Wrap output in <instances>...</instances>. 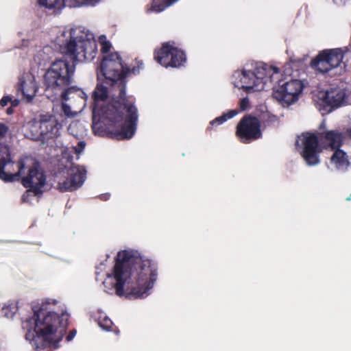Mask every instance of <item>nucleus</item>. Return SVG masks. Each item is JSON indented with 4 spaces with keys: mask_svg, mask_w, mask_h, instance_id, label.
Returning <instances> with one entry per match:
<instances>
[{
    "mask_svg": "<svg viewBox=\"0 0 351 351\" xmlns=\"http://www.w3.org/2000/svg\"><path fill=\"white\" fill-rule=\"evenodd\" d=\"M157 279V269L149 259L132 250L119 252L112 270L104 281L106 291H114L120 297L143 298Z\"/></svg>",
    "mask_w": 351,
    "mask_h": 351,
    "instance_id": "nucleus-1",
    "label": "nucleus"
},
{
    "mask_svg": "<svg viewBox=\"0 0 351 351\" xmlns=\"http://www.w3.org/2000/svg\"><path fill=\"white\" fill-rule=\"evenodd\" d=\"M124 86L119 89L120 100L114 98L103 108L108 96V90L104 84H98L93 93V130L95 134L104 136L111 133L117 139L132 138L136 130L137 110L125 97Z\"/></svg>",
    "mask_w": 351,
    "mask_h": 351,
    "instance_id": "nucleus-2",
    "label": "nucleus"
},
{
    "mask_svg": "<svg viewBox=\"0 0 351 351\" xmlns=\"http://www.w3.org/2000/svg\"><path fill=\"white\" fill-rule=\"evenodd\" d=\"M69 317L65 306L57 300L43 301L34 316L22 324L26 340L36 348L41 343L58 348L65 335Z\"/></svg>",
    "mask_w": 351,
    "mask_h": 351,
    "instance_id": "nucleus-3",
    "label": "nucleus"
},
{
    "mask_svg": "<svg viewBox=\"0 0 351 351\" xmlns=\"http://www.w3.org/2000/svg\"><path fill=\"white\" fill-rule=\"evenodd\" d=\"M56 42L61 53L78 61L92 60L97 51L93 34L80 27L65 28Z\"/></svg>",
    "mask_w": 351,
    "mask_h": 351,
    "instance_id": "nucleus-4",
    "label": "nucleus"
},
{
    "mask_svg": "<svg viewBox=\"0 0 351 351\" xmlns=\"http://www.w3.org/2000/svg\"><path fill=\"white\" fill-rule=\"evenodd\" d=\"M280 75L278 67L257 62L252 69L245 67L234 71L232 80L234 86L250 94L265 90L269 84L278 80Z\"/></svg>",
    "mask_w": 351,
    "mask_h": 351,
    "instance_id": "nucleus-5",
    "label": "nucleus"
},
{
    "mask_svg": "<svg viewBox=\"0 0 351 351\" xmlns=\"http://www.w3.org/2000/svg\"><path fill=\"white\" fill-rule=\"evenodd\" d=\"M75 72V65L65 60H56L47 71L45 82L47 86L46 92L49 96V92L56 95L60 94L66 98L69 94L83 95V90L75 86H69Z\"/></svg>",
    "mask_w": 351,
    "mask_h": 351,
    "instance_id": "nucleus-6",
    "label": "nucleus"
},
{
    "mask_svg": "<svg viewBox=\"0 0 351 351\" xmlns=\"http://www.w3.org/2000/svg\"><path fill=\"white\" fill-rule=\"evenodd\" d=\"M1 176L11 182L21 180L25 188L33 189L36 193H43L46 184V176L38 163L32 157H23L14 164V171L9 177L1 173Z\"/></svg>",
    "mask_w": 351,
    "mask_h": 351,
    "instance_id": "nucleus-7",
    "label": "nucleus"
},
{
    "mask_svg": "<svg viewBox=\"0 0 351 351\" xmlns=\"http://www.w3.org/2000/svg\"><path fill=\"white\" fill-rule=\"evenodd\" d=\"M86 143L79 141L77 146L66 147L62 150L64 158L68 160L67 164L62 171H60L58 178V189L61 191H74L82 186L86 179V171L84 167L74 165L70 161L73 153L78 158V156L83 152Z\"/></svg>",
    "mask_w": 351,
    "mask_h": 351,
    "instance_id": "nucleus-8",
    "label": "nucleus"
},
{
    "mask_svg": "<svg viewBox=\"0 0 351 351\" xmlns=\"http://www.w3.org/2000/svg\"><path fill=\"white\" fill-rule=\"evenodd\" d=\"M100 71L105 77L106 83L111 85L118 83L128 73L136 74L138 70L133 68L132 71L125 67L119 55L115 52L105 56L101 63Z\"/></svg>",
    "mask_w": 351,
    "mask_h": 351,
    "instance_id": "nucleus-9",
    "label": "nucleus"
},
{
    "mask_svg": "<svg viewBox=\"0 0 351 351\" xmlns=\"http://www.w3.org/2000/svg\"><path fill=\"white\" fill-rule=\"evenodd\" d=\"M304 87L303 82L298 79L280 81L274 88L273 96L283 107H288L298 101Z\"/></svg>",
    "mask_w": 351,
    "mask_h": 351,
    "instance_id": "nucleus-10",
    "label": "nucleus"
},
{
    "mask_svg": "<svg viewBox=\"0 0 351 351\" xmlns=\"http://www.w3.org/2000/svg\"><path fill=\"white\" fill-rule=\"evenodd\" d=\"M297 150L300 152L308 165H317L319 162L318 140L315 134L303 133L298 136L295 142Z\"/></svg>",
    "mask_w": 351,
    "mask_h": 351,
    "instance_id": "nucleus-11",
    "label": "nucleus"
},
{
    "mask_svg": "<svg viewBox=\"0 0 351 351\" xmlns=\"http://www.w3.org/2000/svg\"><path fill=\"white\" fill-rule=\"evenodd\" d=\"M348 51L347 47L324 50L312 61V66L322 73L328 72L341 64Z\"/></svg>",
    "mask_w": 351,
    "mask_h": 351,
    "instance_id": "nucleus-12",
    "label": "nucleus"
},
{
    "mask_svg": "<svg viewBox=\"0 0 351 351\" xmlns=\"http://www.w3.org/2000/svg\"><path fill=\"white\" fill-rule=\"evenodd\" d=\"M155 60L164 67H180L184 64L186 58L184 51L173 45L163 44L155 51Z\"/></svg>",
    "mask_w": 351,
    "mask_h": 351,
    "instance_id": "nucleus-13",
    "label": "nucleus"
},
{
    "mask_svg": "<svg viewBox=\"0 0 351 351\" xmlns=\"http://www.w3.org/2000/svg\"><path fill=\"white\" fill-rule=\"evenodd\" d=\"M344 98V92L341 89L335 88L327 91H319L317 95L316 102L319 111L324 115L341 106Z\"/></svg>",
    "mask_w": 351,
    "mask_h": 351,
    "instance_id": "nucleus-14",
    "label": "nucleus"
},
{
    "mask_svg": "<svg viewBox=\"0 0 351 351\" xmlns=\"http://www.w3.org/2000/svg\"><path fill=\"white\" fill-rule=\"evenodd\" d=\"M260 121L251 116L244 117L237 127V135L243 143H247L261 136Z\"/></svg>",
    "mask_w": 351,
    "mask_h": 351,
    "instance_id": "nucleus-15",
    "label": "nucleus"
},
{
    "mask_svg": "<svg viewBox=\"0 0 351 351\" xmlns=\"http://www.w3.org/2000/svg\"><path fill=\"white\" fill-rule=\"evenodd\" d=\"M58 95L62 99V116L73 118L82 111L85 106V101L87 99V96L84 91L82 95L69 94L66 98H64L60 94Z\"/></svg>",
    "mask_w": 351,
    "mask_h": 351,
    "instance_id": "nucleus-16",
    "label": "nucleus"
},
{
    "mask_svg": "<svg viewBox=\"0 0 351 351\" xmlns=\"http://www.w3.org/2000/svg\"><path fill=\"white\" fill-rule=\"evenodd\" d=\"M19 86L24 99L31 102L38 89L35 76L31 73H23L19 79Z\"/></svg>",
    "mask_w": 351,
    "mask_h": 351,
    "instance_id": "nucleus-17",
    "label": "nucleus"
},
{
    "mask_svg": "<svg viewBox=\"0 0 351 351\" xmlns=\"http://www.w3.org/2000/svg\"><path fill=\"white\" fill-rule=\"evenodd\" d=\"M40 121L44 136L53 138L60 135L62 125L53 115L48 113L40 114Z\"/></svg>",
    "mask_w": 351,
    "mask_h": 351,
    "instance_id": "nucleus-18",
    "label": "nucleus"
},
{
    "mask_svg": "<svg viewBox=\"0 0 351 351\" xmlns=\"http://www.w3.org/2000/svg\"><path fill=\"white\" fill-rule=\"evenodd\" d=\"M12 171H14V163L11 159L10 149L7 145L0 144V179L6 182H11L10 180L4 179L1 173L9 177Z\"/></svg>",
    "mask_w": 351,
    "mask_h": 351,
    "instance_id": "nucleus-19",
    "label": "nucleus"
},
{
    "mask_svg": "<svg viewBox=\"0 0 351 351\" xmlns=\"http://www.w3.org/2000/svg\"><path fill=\"white\" fill-rule=\"evenodd\" d=\"M322 137L324 139V143L332 149L339 148L342 143L343 136L341 133L330 130L321 133Z\"/></svg>",
    "mask_w": 351,
    "mask_h": 351,
    "instance_id": "nucleus-20",
    "label": "nucleus"
},
{
    "mask_svg": "<svg viewBox=\"0 0 351 351\" xmlns=\"http://www.w3.org/2000/svg\"><path fill=\"white\" fill-rule=\"evenodd\" d=\"M331 164L341 171L346 170L350 166V162L346 152L341 149H337L331 157Z\"/></svg>",
    "mask_w": 351,
    "mask_h": 351,
    "instance_id": "nucleus-21",
    "label": "nucleus"
},
{
    "mask_svg": "<svg viewBox=\"0 0 351 351\" xmlns=\"http://www.w3.org/2000/svg\"><path fill=\"white\" fill-rule=\"evenodd\" d=\"M26 130L29 132L28 134L29 137L32 138H38L40 136H44L40 117L38 120L33 119L29 121L26 125Z\"/></svg>",
    "mask_w": 351,
    "mask_h": 351,
    "instance_id": "nucleus-22",
    "label": "nucleus"
},
{
    "mask_svg": "<svg viewBox=\"0 0 351 351\" xmlns=\"http://www.w3.org/2000/svg\"><path fill=\"white\" fill-rule=\"evenodd\" d=\"M19 309V302L9 301L3 307L2 311L4 317L12 318Z\"/></svg>",
    "mask_w": 351,
    "mask_h": 351,
    "instance_id": "nucleus-23",
    "label": "nucleus"
},
{
    "mask_svg": "<svg viewBox=\"0 0 351 351\" xmlns=\"http://www.w3.org/2000/svg\"><path fill=\"white\" fill-rule=\"evenodd\" d=\"M66 0H38L40 5L49 9L61 10L65 6Z\"/></svg>",
    "mask_w": 351,
    "mask_h": 351,
    "instance_id": "nucleus-24",
    "label": "nucleus"
},
{
    "mask_svg": "<svg viewBox=\"0 0 351 351\" xmlns=\"http://www.w3.org/2000/svg\"><path fill=\"white\" fill-rule=\"evenodd\" d=\"M68 130L70 134L77 137L82 136L85 133L84 125L78 121H73L70 123Z\"/></svg>",
    "mask_w": 351,
    "mask_h": 351,
    "instance_id": "nucleus-25",
    "label": "nucleus"
},
{
    "mask_svg": "<svg viewBox=\"0 0 351 351\" xmlns=\"http://www.w3.org/2000/svg\"><path fill=\"white\" fill-rule=\"evenodd\" d=\"M238 114H239V111L237 110H230L228 112L224 113L223 115H221L219 117H217L215 119H213V121H211L210 124L212 125L214 124L221 125L223 123H224L225 121H228V119L234 117Z\"/></svg>",
    "mask_w": 351,
    "mask_h": 351,
    "instance_id": "nucleus-26",
    "label": "nucleus"
},
{
    "mask_svg": "<svg viewBox=\"0 0 351 351\" xmlns=\"http://www.w3.org/2000/svg\"><path fill=\"white\" fill-rule=\"evenodd\" d=\"M98 322L99 326L104 330L106 331H109L111 330L113 323L106 316L102 317L101 315L98 318Z\"/></svg>",
    "mask_w": 351,
    "mask_h": 351,
    "instance_id": "nucleus-27",
    "label": "nucleus"
},
{
    "mask_svg": "<svg viewBox=\"0 0 351 351\" xmlns=\"http://www.w3.org/2000/svg\"><path fill=\"white\" fill-rule=\"evenodd\" d=\"M100 0H70L71 5L73 7H80L83 5H93Z\"/></svg>",
    "mask_w": 351,
    "mask_h": 351,
    "instance_id": "nucleus-28",
    "label": "nucleus"
},
{
    "mask_svg": "<svg viewBox=\"0 0 351 351\" xmlns=\"http://www.w3.org/2000/svg\"><path fill=\"white\" fill-rule=\"evenodd\" d=\"M99 43L101 45V51L105 53L109 51L111 48V44L106 40V37L104 35H101L99 37Z\"/></svg>",
    "mask_w": 351,
    "mask_h": 351,
    "instance_id": "nucleus-29",
    "label": "nucleus"
},
{
    "mask_svg": "<svg viewBox=\"0 0 351 351\" xmlns=\"http://www.w3.org/2000/svg\"><path fill=\"white\" fill-rule=\"evenodd\" d=\"M28 189L22 196V200L24 202H30L32 201V197L40 196L42 193H36L33 189L27 188Z\"/></svg>",
    "mask_w": 351,
    "mask_h": 351,
    "instance_id": "nucleus-30",
    "label": "nucleus"
},
{
    "mask_svg": "<svg viewBox=\"0 0 351 351\" xmlns=\"http://www.w3.org/2000/svg\"><path fill=\"white\" fill-rule=\"evenodd\" d=\"M261 119L263 120H267L268 122H275L277 121L276 116L271 114L268 112L263 114Z\"/></svg>",
    "mask_w": 351,
    "mask_h": 351,
    "instance_id": "nucleus-31",
    "label": "nucleus"
},
{
    "mask_svg": "<svg viewBox=\"0 0 351 351\" xmlns=\"http://www.w3.org/2000/svg\"><path fill=\"white\" fill-rule=\"evenodd\" d=\"M249 106V100L247 98H243L239 103V108L241 111L245 110Z\"/></svg>",
    "mask_w": 351,
    "mask_h": 351,
    "instance_id": "nucleus-32",
    "label": "nucleus"
},
{
    "mask_svg": "<svg viewBox=\"0 0 351 351\" xmlns=\"http://www.w3.org/2000/svg\"><path fill=\"white\" fill-rule=\"evenodd\" d=\"M8 131V128L3 123H0V140L2 139Z\"/></svg>",
    "mask_w": 351,
    "mask_h": 351,
    "instance_id": "nucleus-33",
    "label": "nucleus"
},
{
    "mask_svg": "<svg viewBox=\"0 0 351 351\" xmlns=\"http://www.w3.org/2000/svg\"><path fill=\"white\" fill-rule=\"evenodd\" d=\"M11 101V97L10 96H4L0 101V105L2 107H5L8 103Z\"/></svg>",
    "mask_w": 351,
    "mask_h": 351,
    "instance_id": "nucleus-34",
    "label": "nucleus"
},
{
    "mask_svg": "<svg viewBox=\"0 0 351 351\" xmlns=\"http://www.w3.org/2000/svg\"><path fill=\"white\" fill-rule=\"evenodd\" d=\"M75 335H76V330H73L70 331V332L69 333V335L66 337V341H70L73 340V338L75 337Z\"/></svg>",
    "mask_w": 351,
    "mask_h": 351,
    "instance_id": "nucleus-35",
    "label": "nucleus"
},
{
    "mask_svg": "<svg viewBox=\"0 0 351 351\" xmlns=\"http://www.w3.org/2000/svg\"><path fill=\"white\" fill-rule=\"evenodd\" d=\"M10 103L11 104V106H12V107H16V106H17L19 105V100H18V99H14V100H12V99H11V101H10Z\"/></svg>",
    "mask_w": 351,
    "mask_h": 351,
    "instance_id": "nucleus-36",
    "label": "nucleus"
},
{
    "mask_svg": "<svg viewBox=\"0 0 351 351\" xmlns=\"http://www.w3.org/2000/svg\"><path fill=\"white\" fill-rule=\"evenodd\" d=\"M333 1L337 5H341L345 3V0H333Z\"/></svg>",
    "mask_w": 351,
    "mask_h": 351,
    "instance_id": "nucleus-37",
    "label": "nucleus"
},
{
    "mask_svg": "<svg viewBox=\"0 0 351 351\" xmlns=\"http://www.w3.org/2000/svg\"><path fill=\"white\" fill-rule=\"evenodd\" d=\"M12 108H13V107H12V106H11V107H10V108H8L7 109V114H12V113H13Z\"/></svg>",
    "mask_w": 351,
    "mask_h": 351,
    "instance_id": "nucleus-38",
    "label": "nucleus"
},
{
    "mask_svg": "<svg viewBox=\"0 0 351 351\" xmlns=\"http://www.w3.org/2000/svg\"><path fill=\"white\" fill-rule=\"evenodd\" d=\"M348 134L350 137H351V128L348 130Z\"/></svg>",
    "mask_w": 351,
    "mask_h": 351,
    "instance_id": "nucleus-39",
    "label": "nucleus"
},
{
    "mask_svg": "<svg viewBox=\"0 0 351 351\" xmlns=\"http://www.w3.org/2000/svg\"><path fill=\"white\" fill-rule=\"evenodd\" d=\"M350 199H351V194H350V197H347V198H346V200H348V201H349V200H350Z\"/></svg>",
    "mask_w": 351,
    "mask_h": 351,
    "instance_id": "nucleus-40",
    "label": "nucleus"
},
{
    "mask_svg": "<svg viewBox=\"0 0 351 351\" xmlns=\"http://www.w3.org/2000/svg\"><path fill=\"white\" fill-rule=\"evenodd\" d=\"M104 196L106 197V199L108 198V195H104Z\"/></svg>",
    "mask_w": 351,
    "mask_h": 351,
    "instance_id": "nucleus-41",
    "label": "nucleus"
}]
</instances>
